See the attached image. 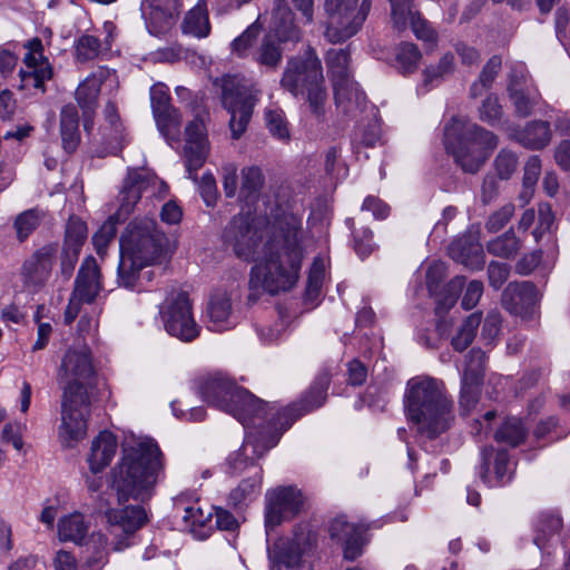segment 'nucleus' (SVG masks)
<instances>
[{
  "instance_id": "nucleus-55",
  "label": "nucleus",
  "mask_w": 570,
  "mask_h": 570,
  "mask_svg": "<svg viewBox=\"0 0 570 570\" xmlns=\"http://www.w3.org/2000/svg\"><path fill=\"white\" fill-rule=\"evenodd\" d=\"M259 27L256 23L250 24L240 36L232 42V51L236 53L238 57L246 56L247 51L254 42L256 41L259 35Z\"/></svg>"
},
{
  "instance_id": "nucleus-31",
  "label": "nucleus",
  "mask_w": 570,
  "mask_h": 570,
  "mask_svg": "<svg viewBox=\"0 0 570 570\" xmlns=\"http://www.w3.org/2000/svg\"><path fill=\"white\" fill-rule=\"evenodd\" d=\"M88 236V229L85 222L78 217H70L65 232L63 249L69 258L68 272L73 271L80 249Z\"/></svg>"
},
{
  "instance_id": "nucleus-40",
  "label": "nucleus",
  "mask_w": 570,
  "mask_h": 570,
  "mask_svg": "<svg viewBox=\"0 0 570 570\" xmlns=\"http://www.w3.org/2000/svg\"><path fill=\"white\" fill-rule=\"evenodd\" d=\"M264 184L263 173L258 167H246L242 170L239 197L245 200L254 199Z\"/></svg>"
},
{
  "instance_id": "nucleus-23",
  "label": "nucleus",
  "mask_w": 570,
  "mask_h": 570,
  "mask_svg": "<svg viewBox=\"0 0 570 570\" xmlns=\"http://www.w3.org/2000/svg\"><path fill=\"white\" fill-rule=\"evenodd\" d=\"M24 47L28 52L26 53L23 61L30 71L22 73V79L31 82L35 88L43 91L45 81L52 77V68L43 56L42 42L39 38H33L29 40Z\"/></svg>"
},
{
  "instance_id": "nucleus-45",
  "label": "nucleus",
  "mask_w": 570,
  "mask_h": 570,
  "mask_svg": "<svg viewBox=\"0 0 570 570\" xmlns=\"http://www.w3.org/2000/svg\"><path fill=\"white\" fill-rule=\"evenodd\" d=\"M421 52L414 43H401L395 53L397 68L402 73H411L416 70Z\"/></svg>"
},
{
  "instance_id": "nucleus-3",
  "label": "nucleus",
  "mask_w": 570,
  "mask_h": 570,
  "mask_svg": "<svg viewBox=\"0 0 570 570\" xmlns=\"http://www.w3.org/2000/svg\"><path fill=\"white\" fill-rule=\"evenodd\" d=\"M164 475V456L154 440H139L135 445L125 448L114 473L119 501L150 499Z\"/></svg>"
},
{
  "instance_id": "nucleus-9",
  "label": "nucleus",
  "mask_w": 570,
  "mask_h": 570,
  "mask_svg": "<svg viewBox=\"0 0 570 570\" xmlns=\"http://www.w3.org/2000/svg\"><path fill=\"white\" fill-rule=\"evenodd\" d=\"M371 8L372 0H324V37L333 43L352 38L361 30Z\"/></svg>"
},
{
  "instance_id": "nucleus-15",
  "label": "nucleus",
  "mask_w": 570,
  "mask_h": 570,
  "mask_svg": "<svg viewBox=\"0 0 570 570\" xmlns=\"http://www.w3.org/2000/svg\"><path fill=\"white\" fill-rule=\"evenodd\" d=\"M89 399L87 392H63L61 425L59 436L66 445H71L86 435Z\"/></svg>"
},
{
  "instance_id": "nucleus-4",
  "label": "nucleus",
  "mask_w": 570,
  "mask_h": 570,
  "mask_svg": "<svg viewBox=\"0 0 570 570\" xmlns=\"http://www.w3.org/2000/svg\"><path fill=\"white\" fill-rule=\"evenodd\" d=\"M404 400L407 417L416 431L428 438L444 433L454 419L445 386L435 379L416 376L409 380Z\"/></svg>"
},
{
  "instance_id": "nucleus-48",
  "label": "nucleus",
  "mask_w": 570,
  "mask_h": 570,
  "mask_svg": "<svg viewBox=\"0 0 570 570\" xmlns=\"http://www.w3.org/2000/svg\"><path fill=\"white\" fill-rule=\"evenodd\" d=\"M100 40L92 35H82L76 42V59L86 62L96 59L101 52Z\"/></svg>"
},
{
  "instance_id": "nucleus-37",
  "label": "nucleus",
  "mask_w": 570,
  "mask_h": 570,
  "mask_svg": "<svg viewBox=\"0 0 570 570\" xmlns=\"http://www.w3.org/2000/svg\"><path fill=\"white\" fill-rule=\"evenodd\" d=\"M89 530L85 517L79 513H70L58 521V538L60 541H69L81 544Z\"/></svg>"
},
{
  "instance_id": "nucleus-17",
  "label": "nucleus",
  "mask_w": 570,
  "mask_h": 570,
  "mask_svg": "<svg viewBox=\"0 0 570 570\" xmlns=\"http://www.w3.org/2000/svg\"><path fill=\"white\" fill-rule=\"evenodd\" d=\"M266 502L265 523L271 529L299 512L303 495L293 487L277 488L267 492Z\"/></svg>"
},
{
  "instance_id": "nucleus-30",
  "label": "nucleus",
  "mask_w": 570,
  "mask_h": 570,
  "mask_svg": "<svg viewBox=\"0 0 570 570\" xmlns=\"http://www.w3.org/2000/svg\"><path fill=\"white\" fill-rule=\"evenodd\" d=\"M315 541V534L309 531L295 533L287 548L276 547L273 550V558L278 564L287 568L295 567L299 563L302 554L311 549Z\"/></svg>"
},
{
  "instance_id": "nucleus-38",
  "label": "nucleus",
  "mask_w": 570,
  "mask_h": 570,
  "mask_svg": "<svg viewBox=\"0 0 570 570\" xmlns=\"http://www.w3.org/2000/svg\"><path fill=\"white\" fill-rule=\"evenodd\" d=\"M212 517L213 514L210 509H203L198 501L184 507L183 521L186 529L200 538H205L207 535L206 528L207 524L212 522Z\"/></svg>"
},
{
  "instance_id": "nucleus-27",
  "label": "nucleus",
  "mask_w": 570,
  "mask_h": 570,
  "mask_svg": "<svg viewBox=\"0 0 570 570\" xmlns=\"http://www.w3.org/2000/svg\"><path fill=\"white\" fill-rule=\"evenodd\" d=\"M450 256L471 269L482 268L484 264L483 248L475 235H465L451 243Z\"/></svg>"
},
{
  "instance_id": "nucleus-5",
  "label": "nucleus",
  "mask_w": 570,
  "mask_h": 570,
  "mask_svg": "<svg viewBox=\"0 0 570 570\" xmlns=\"http://www.w3.org/2000/svg\"><path fill=\"white\" fill-rule=\"evenodd\" d=\"M444 145L465 173L474 174L498 146V137L469 119L453 117L444 128Z\"/></svg>"
},
{
  "instance_id": "nucleus-34",
  "label": "nucleus",
  "mask_w": 570,
  "mask_h": 570,
  "mask_svg": "<svg viewBox=\"0 0 570 570\" xmlns=\"http://www.w3.org/2000/svg\"><path fill=\"white\" fill-rule=\"evenodd\" d=\"M60 135L63 149L68 153H73L80 141V132L78 110L72 104L65 105L61 108Z\"/></svg>"
},
{
  "instance_id": "nucleus-14",
  "label": "nucleus",
  "mask_w": 570,
  "mask_h": 570,
  "mask_svg": "<svg viewBox=\"0 0 570 570\" xmlns=\"http://www.w3.org/2000/svg\"><path fill=\"white\" fill-rule=\"evenodd\" d=\"M101 289L100 268L97 261L88 256L78 271L75 287L63 314L65 323L70 324L79 314L81 304L92 303Z\"/></svg>"
},
{
  "instance_id": "nucleus-50",
  "label": "nucleus",
  "mask_w": 570,
  "mask_h": 570,
  "mask_svg": "<svg viewBox=\"0 0 570 570\" xmlns=\"http://www.w3.org/2000/svg\"><path fill=\"white\" fill-rule=\"evenodd\" d=\"M455 70V58L451 52L444 53L439 62L433 66H429L424 70V81L432 82L442 80L444 77L453 73Z\"/></svg>"
},
{
  "instance_id": "nucleus-53",
  "label": "nucleus",
  "mask_w": 570,
  "mask_h": 570,
  "mask_svg": "<svg viewBox=\"0 0 570 570\" xmlns=\"http://www.w3.org/2000/svg\"><path fill=\"white\" fill-rule=\"evenodd\" d=\"M391 4V19L394 29L405 30L407 16L414 11L413 0H389Z\"/></svg>"
},
{
  "instance_id": "nucleus-44",
  "label": "nucleus",
  "mask_w": 570,
  "mask_h": 570,
  "mask_svg": "<svg viewBox=\"0 0 570 570\" xmlns=\"http://www.w3.org/2000/svg\"><path fill=\"white\" fill-rule=\"evenodd\" d=\"M255 60L261 66L271 69H276L282 60V50L278 45L273 40L272 36H266L261 42Z\"/></svg>"
},
{
  "instance_id": "nucleus-46",
  "label": "nucleus",
  "mask_w": 570,
  "mask_h": 570,
  "mask_svg": "<svg viewBox=\"0 0 570 570\" xmlns=\"http://www.w3.org/2000/svg\"><path fill=\"white\" fill-rule=\"evenodd\" d=\"M120 219L116 214L108 217L100 228L94 234L92 243L98 255L104 256L108 245L117 234V223Z\"/></svg>"
},
{
  "instance_id": "nucleus-1",
  "label": "nucleus",
  "mask_w": 570,
  "mask_h": 570,
  "mask_svg": "<svg viewBox=\"0 0 570 570\" xmlns=\"http://www.w3.org/2000/svg\"><path fill=\"white\" fill-rule=\"evenodd\" d=\"M223 240L238 258L255 262L250 291L277 294L295 285L304 257L302 216L282 212L269 223L261 216L239 214L224 229Z\"/></svg>"
},
{
  "instance_id": "nucleus-63",
  "label": "nucleus",
  "mask_w": 570,
  "mask_h": 570,
  "mask_svg": "<svg viewBox=\"0 0 570 570\" xmlns=\"http://www.w3.org/2000/svg\"><path fill=\"white\" fill-rule=\"evenodd\" d=\"M514 213V206L511 204L504 205L502 208L493 213L488 222H487V228L490 232H498L501 228H503L508 222L511 219Z\"/></svg>"
},
{
  "instance_id": "nucleus-60",
  "label": "nucleus",
  "mask_w": 570,
  "mask_h": 570,
  "mask_svg": "<svg viewBox=\"0 0 570 570\" xmlns=\"http://www.w3.org/2000/svg\"><path fill=\"white\" fill-rule=\"evenodd\" d=\"M495 169L502 179H508L517 168V157L513 153L501 150L495 158Z\"/></svg>"
},
{
  "instance_id": "nucleus-56",
  "label": "nucleus",
  "mask_w": 570,
  "mask_h": 570,
  "mask_svg": "<svg viewBox=\"0 0 570 570\" xmlns=\"http://www.w3.org/2000/svg\"><path fill=\"white\" fill-rule=\"evenodd\" d=\"M503 110L495 96H488L479 108V117L482 121L494 126L502 117Z\"/></svg>"
},
{
  "instance_id": "nucleus-35",
  "label": "nucleus",
  "mask_w": 570,
  "mask_h": 570,
  "mask_svg": "<svg viewBox=\"0 0 570 570\" xmlns=\"http://www.w3.org/2000/svg\"><path fill=\"white\" fill-rule=\"evenodd\" d=\"M274 31L279 41H298L301 31L294 24V16L287 7V0H275Z\"/></svg>"
},
{
  "instance_id": "nucleus-51",
  "label": "nucleus",
  "mask_w": 570,
  "mask_h": 570,
  "mask_svg": "<svg viewBox=\"0 0 570 570\" xmlns=\"http://www.w3.org/2000/svg\"><path fill=\"white\" fill-rule=\"evenodd\" d=\"M519 249L520 240L512 233H505L488 244L489 253L501 257H511L515 255Z\"/></svg>"
},
{
  "instance_id": "nucleus-26",
  "label": "nucleus",
  "mask_w": 570,
  "mask_h": 570,
  "mask_svg": "<svg viewBox=\"0 0 570 570\" xmlns=\"http://www.w3.org/2000/svg\"><path fill=\"white\" fill-rule=\"evenodd\" d=\"M149 186L147 171L129 170L118 196L119 208L116 215L120 218L128 216Z\"/></svg>"
},
{
  "instance_id": "nucleus-58",
  "label": "nucleus",
  "mask_w": 570,
  "mask_h": 570,
  "mask_svg": "<svg viewBox=\"0 0 570 570\" xmlns=\"http://www.w3.org/2000/svg\"><path fill=\"white\" fill-rule=\"evenodd\" d=\"M26 429V423L19 421L9 422L3 426L1 439L3 442L11 443L17 451H20L23 446L22 433Z\"/></svg>"
},
{
  "instance_id": "nucleus-28",
  "label": "nucleus",
  "mask_w": 570,
  "mask_h": 570,
  "mask_svg": "<svg viewBox=\"0 0 570 570\" xmlns=\"http://www.w3.org/2000/svg\"><path fill=\"white\" fill-rule=\"evenodd\" d=\"M168 88L163 83L154 85L150 88V104L159 129L165 132L178 131L179 121L173 115L174 110L169 105Z\"/></svg>"
},
{
  "instance_id": "nucleus-22",
  "label": "nucleus",
  "mask_w": 570,
  "mask_h": 570,
  "mask_svg": "<svg viewBox=\"0 0 570 570\" xmlns=\"http://www.w3.org/2000/svg\"><path fill=\"white\" fill-rule=\"evenodd\" d=\"M185 155L188 177L195 180L193 173L203 166L207 156L205 126L199 118H195L186 127Z\"/></svg>"
},
{
  "instance_id": "nucleus-32",
  "label": "nucleus",
  "mask_w": 570,
  "mask_h": 570,
  "mask_svg": "<svg viewBox=\"0 0 570 570\" xmlns=\"http://www.w3.org/2000/svg\"><path fill=\"white\" fill-rule=\"evenodd\" d=\"M232 298L225 292H219L210 297L207 314L209 318V327L213 331H225L233 324L232 322Z\"/></svg>"
},
{
  "instance_id": "nucleus-47",
  "label": "nucleus",
  "mask_w": 570,
  "mask_h": 570,
  "mask_svg": "<svg viewBox=\"0 0 570 570\" xmlns=\"http://www.w3.org/2000/svg\"><path fill=\"white\" fill-rule=\"evenodd\" d=\"M485 354L481 350H472L466 356L462 380L483 383Z\"/></svg>"
},
{
  "instance_id": "nucleus-54",
  "label": "nucleus",
  "mask_w": 570,
  "mask_h": 570,
  "mask_svg": "<svg viewBox=\"0 0 570 570\" xmlns=\"http://www.w3.org/2000/svg\"><path fill=\"white\" fill-rule=\"evenodd\" d=\"M538 534L534 542L539 548H542L548 537L557 533L561 527L562 521L559 517L553 514H544L538 522Z\"/></svg>"
},
{
  "instance_id": "nucleus-52",
  "label": "nucleus",
  "mask_w": 570,
  "mask_h": 570,
  "mask_svg": "<svg viewBox=\"0 0 570 570\" xmlns=\"http://www.w3.org/2000/svg\"><path fill=\"white\" fill-rule=\"evenodd\" d=\"M481 382L462 380L460 409L463 414L470 413L478 404L481 394Z\"/></svg>"
},
{
  "instance_id": "nucleus-36",
  "label": "nucleus",
  "mask_w": 570,
  "mask_h": 570,
  "mask_svg": "<svg viewBox=\"0 0 570 570\" xmlns=\"http://www.w3.org/2000/svg\"><path fill=\"white\" fill-rule=\"evenodd\" d=\"M515 139L525 148L542 149L551 140V129L547 121L534 120L514 135Z\"/></svg>"
},
{
  "instance_id": "nucleus-19",
  "label": "nucleus",
  "mask_w": 570,
  "mask_h": 570,
  "mask_svg": "<svg viewBox=\"0 0 570 570\" xmlns=\"http://www.w3.org/2000/svg\"><path fill=\"white\" fill-rule=\"evenodd\" d=\"M541 295L530 282L510 283L502 293V305L511 314L529 317Z\"/></svg>"
},
{
  "instance_id": "nucleus-61",
  "label": "nucleus",
  "mask_w": 570,
  "mask_h": 570,
  "mask_svg": "<svg viewBox=\"0 0 570 570\" xmlns=\"http://www.w3.org/2000/svg\"><path fill=\"white\" fill-rule=\"evenodd\" d=\"M328 385L327 377H323L315 386H313L305 399V410L309 411L323 405L326 399V389Z\"/></svg>"
},
{
  "instance_id": "nucleus-59",
  "label": "nucleus",
  "mask_w": 570,
  "mask_h": 570,
  "mask_svg": "<svg viewBox=\"0 0 570 570\" xmlns=\"http://www.w3.org/2000/svg\"><path fill=\"white\" fill-rule=\"evenodd\" d=\"M494 475L498 484H504L511 480V463L508 453L504 451H498L494 455Z\"/></svg>"
},
{
  "instance_id": "nucleus-2",
  "label": "nucleus",
  "mask_w": 570,
  "mask_h": 570,
  "mask_svg": "<svg viewBox=\"0 0 570 570\" xmlns=\"http://www.w3.org/2000/svg\"><path fill=\"white\" fill-rule=\"evenodd\" d=\"M177 246V238L166 236L153 218L145 217L129 223L120 237L119 285L137 287L140 271L170 257Z\"/></svg>"
},
{
  "instance_id": "nucleus-41",
  "label": "nucleus",
  "mask_w": 570,
  "mask_h": 570,
  "mask_svg": "<svg viewBox=\"0 0 570 570\" xmlns=\"http://www.w3.org/2000/svg\"><path fill=\"white\" fill-rule=\"evenodd\" d=\"M88 546L94 554L87 559L85 567L88 570H100L108 560L106 535L101 532L92 533Z\"/></svg>"
},
{
  "instance_id": "nucleus-57",
  "label": "nucleus",
  "mask_w": 570,
  "mask_h": 570,
  "mask_svg": "<svg viewBox=\"0 0 570 570\" xmlns=\"http://www.w3.org/2000/svg\"><path fill=\"white\" fill-rule=\"evenodd\" d=\"M407 23H410L414 35L417 39L429 42H435L436 33L428 24V22L421 18L417 11H413L407 16Z\"/></svg>"
},
{
  "instance_id": "nucleus-49",
  "label": "nucleus",
  "mask_w": 570,
  "mask_h": 570,
  "mask_svg": "<svg viewBox=\"0 0 570 570\" xmlns=\"http://www.w3.org/2000/svg\"><path fill=\"white\" fill-rule=\"evenodd\" d=\"M480 323L481 316L479 314H471L461 326L459 333L453 337V347L458 351L465 350L473 341Z\"/></svg>"
},
{
  "instance_id": "nucleus-21",
  "label": "nucleus",
  "mask_w": 570,
  "mask_h": 570,
  "mask_svg": "<svg viewBox=\"0 0 570 570\" xmlns=\"http://www.w3.org/2000/svg\"><path fill=\"white\" fill-rule=\"evenodd\" d=\"M180 9L178 0H147L144 12L149 32L159 36L169 31L176 24Z\"/></svg>"
},
{
  "instance_id": "nucleus-64",
  "label": "nucleus",
  "mask_w": 570,
  "mask_h": 570,
  "mask_svg": "<svg viewBox=\"0 0 570 570\" xmlns=\"http://www.w3.org/2000/svg\"><path fill=\"white\" fill-rule=\"evenodd\" d=\"M238 175L234 164H226L223 167V188L226 197H234L237 193Z\"/></svg>"
},
{
  "instance_id": "nucleus-10",
  "label": "nucleus",
  "mask_w": 570,
  "mask_h": 570,
  "mask_svg": "<svg viewBox=\"0 0 570 570\" xmlns=\"http://www.w3.org/2000/svg\"><path fill=\"white\" fill-rule=\"evenodd\" d=\"M160 318L166 332L183 341L191 342L199 336L200 326L196 323L187 293L173 291L160 305Z\"/></svg>"
},
{
  "instance_id": "nucleus-6",
  "label": "nucleus",
  "mask_w": 570,
  "mask_h": 570,
  "mask_svg": "<svg viewBox=\"0 0 570 570\" xmlns=\"http://www.w3.org/2000/svg\"><path fill=\"white\" fill-rule=\"evenodd\" d=\"M198 391L205 402L232 414L246 429L256 425V420L273 421L268 419L271 409L267 410L262 400L220 375L202 379Z\"/></svg>"
},
{
  "instance_id": "nucleus-7",
  "label": "nucleus",
  "mask_w": 570,
  "mask_h": 570,
  "mask_svg": "<svg viewBox=\"0 0 570 570\" xmlns=\"http://www.w3.org/2000/svg\"><path fill=\"white\" fill-rule=\"evenodd\" d=\"M277 436H271L263 440L258 432L248 431L240 449L228 459V465L234 474H242L247 471L248 475L244 478L238 485L229 493V501L233 505H240L254 500L261 492L263 470L256 464L271 448L277 443Z\"/></svg>"
},
{
  "instance_id": "nucleus-43",
  "label": "nucleus",
  "mask_w": 570,
  "mask_h": 570,
  "mask_svg": "<svg viewBox=\"0 0 570 570\" xmlns=\"http://www.w3.org/2000/svg\"><path fill=\"white\" fill-rule=\"evenodd\" d=\"M265 124L269 134L279 141L287 142L291 138L284 111L278 108L265 110Z\"/></svg>"
},
{
  "instance_id": "nucleus-11",
  "label": "nucleus",
  "mask_w": 570,
  "mask_h": 570,
  "mask_svg": "<svg viewBox=\"0 0 570 570\" xmlns=\"http://www.w3.org/2000/svg\"><path fill=\"white\" fill-rule=\"evenodd\" d=\"M220 87L224 107L230 114L232 135L237 139L245 132L257 99L253 90L235 76L223 77Z\"/></svg>"
},
{
  "instance_id": "nucleus-62",
  "label": "nucleus",
  "mask_w": 570,
  "mask_h": 570,
  "mask_svg": "<svg viewBox=\"0 0 570 570\" xmlns=\"http://www.w3.org/2000/svg\"><path fill=\"white\" fill-rule=\"evenodd\" d=\"M510 268L504 263L491 262L488 266V277L490 286L499 289L508 279Z\"/></svg>"
},
{
  "instance_id": "nucleus-33",
  "label": "nucleus",
  "mask_w": 570,
  "mask_h": 570,
  "mask_svg": "<svg viewBox=\"0 0 570 570\" xmlns=\"http://www.w3.org/2000/svg\"><path fill=\"white\" fill-rule=\"evenodd\" d=\"M212 27L209 22V13L204 0H199L184 17L181 31L185 35L193 36L198 39L207 38Z\"/></svg>"
},
{
  "instance_id": "nucleus-25",
  "label": "nucleus",
  "mask_w": 570,
  "mask_h": 570,
  "mask_svg": "<svg viewBox=\"0 0 570 570\" xmlns=\"http://www.w3.org/2000/svg\"><path fill=\"white\" fill-rule=\"evenodd\" d=\"M365 528L350 523L345 517L334 519L330 525V534L333 539L344 543V558L354 560L362 554Z\"/></svg>"
},
{
  "instance_id": "nucleus-29",
  "label": "nucleus",
  "mask_w": 570,
  "mask_h": 570,
  "mask_svg": "<svg viewBox=\"0 0 570 570\" xmlns=\"http://www.w3.org/2000/svg\"><path fill=\"white\" fill-rule=\"evenodd\" d=\"M117 451V439L109 431L100 432L91 442L88 463L91 472L98 473L108 466Z\"/></svg>"
},
{
  "instance_id": "nucleus-12",
  "label": "nucleus",
  "mask_w": 570,
  "mask_h": 570,
  "mask_svg": "<svg viewBox=\"0 0 570 570\" xmlns=\"http://www.w3.org/2000/svg\"><path fill=\"white\" fill-rule=\"evenodd\" d=\"M326 63L332 77L336 104L345 111H350L353 106L361 107L365 101V95L350 78V52L346 49H332L326 55Z\"/></svg>"
},
{
  "instance_id": "nucleus-39",
  "label": "nucleus",
  "mask_w": 570,
  "mask_h": 570,
  "mask_svg": "<svg viewBox=\"0 0 570 570\" xmlns=\"http://www.w3.org/2000/svg\"><path fill=\"white\" fill-rule=\"evenodd\" d=\"M525 435L527 429L523 426L521 420L517 417H509L495 432L494 438L498 442H503L511 446H517L523 442Z\"/></svg>"
},
{
  "instance_id": "nucleus-18",
  "label": "nucleus",
  "mask_w": 570,
  "mask_h": 570,
  "mask_svg": "<svg viewBox=\"0 0 570 570\" xmlns=\"http://www.w3.org/2000/svg\"><path fill=\"white\" fill-rule=\"evenodd\" d=\"M109 533L114 537V550L121 551L129 547L130 537L144 525L147 520L145 510L138 505L126 507L107 512Z\"/></svg>"
},
{
  "instance_id": "nucleus-42",
  "label": "nucleus",
  "mask_w": 570,
  "mask_h": 570,
  "mask_svg": "<svg viewBox=\"0 0 570 570\" xmlns=\"http://www.w3.org/2000/svg\"><path fill=\"white\" fill-rule=\"evenodd\" d=\"M42 220V215L38 209H27L16 216L13 228L19 242H24L29 235L36 230Z\"/></svg>"
},
{
  "instance_id": "nucleus-13",
  "label": "nucleus",
  "mask_w": 570,
  "mask_h": 570,
  "mask_svg": "<svg viewBox=\"0 0 570 570\" xmlns=\"http://www.w3.org/2000/svg\"><path fill=\"white\" fill-rule=\"evenodd\" d=\"M95 375L91 352L87 345L69 347L62 356L58 380L63 392H87L86 385Z\"/></svg>"
},
{
  "instance_id": "nucleus-24",
  "label": "nucleus",
  "mask_w": 570,
  "mask_h": 570,
  "mask_svg": "<svg viewBox=\"0 0 570 570\" xmlns=\"http://www.w3.org/2000/svg\"><path fill=\"white\" fill-rule=\"evenodd\" d=\"M528 73L522 65L512 68L508 87L510 99L520 117H528L538 104V95L530 92L527 85Z\"/></svg>"
},
{
  "instance_id": "nucleus-16",
  "label": "nucleus",
  "mask_w": 570,
  "mask_h": 570,
  "mask_svg": "<svg viewBox=\"0 0 570 570\" xmlns=\"http://www.w3.org/2000/svg\"><path fill=\"white\" fill-rule=\"evenodd\" d=\"M104 85H108L114 89L118 86V80L114 71L105 67H99L87 76L76 88L75 99L82 110L85 117L83 128L86 131H89L92 127L90 115L97 107L98 97Z\"/></svg>"
},
{
  "instance_id": "nucleus-8",
  "label": "nucleus",
  "mask_w": 570,
  "mask_h": 570,
  "mask_svg": "<svg viewBox=\"0 0 570 570\" xmlns=\"http://www.w3.org/2000/svg\"><path fill=\"white\" fill-rule=\"evenodd\" d=\"M324 77L321 60L309 50L304 57L291 58L281 85L294 96L305 95L315 112L325 100Z\"/></svg>"
},
{
  "instance_id": "nucleus-20",
  "label": "nucleus",
  "mask_w": 570,
  "mask_h": 570,
  "mask_svg": "<svg viewBox=\"0 0 570 570\" xmlns=\"http://www.w3.org/2000/svg\"><path fill=\"white\" fill-rule=\"evenodd\" d=\"M57 246L45 245L27 258L21 267V276L27 286H43L52 271Z\"/></svg>"
}]
</instances>
